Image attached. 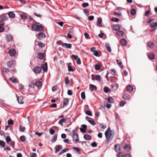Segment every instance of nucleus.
<instances>
[{
    "instance_id": "obj_1",
    "label": "nucleus",
    "mask_w": 157,
    "mask_h": 157,
    "mask_svg": "<svg viewBox=\"0 0 157 157\" xmlns=\"http://www.w3.org/2000/svg\"><path fill=\"white\" fill-rule=\"evenodd\" d=\"M32 28L33 29L36 31H42L43 30V28L42 26L36 24H33L32 26Z\"/></svg>"
},
{
    "instance_id": "obj_2",
    "label": "nucleus",
    "mask_w": 157,
    "mask_h": 157,
    "mask_svg": "<svg viewBox=\"0 0 157 157\" xmlns=\"http://www.w3.org/2000/svg\"><path fill=\"white\" fill-rule=\"evenodd\" d=\"M109 136L108 135V138H106L107 139V143H108V141L110 139H111L113 138L114 136V133L113 131H111L109 132Z\"/></svg>"
},
{
    "instance_id": "obj_3",
    "label": "nucleus",
    "mask_w": 157,
    "mask_h": 157,
    "mask_svg": "<svg viewBox=\"0 0 157 157\" xmlns=\"http://www.w3.org/2000/svg\"><path fill=\"white\" fill-rule=\"evenodd\" d=\"M154 20V19H150L148 21V23L150 24V27L153 28L156 27L157 25V22H153L152 21Z\"/></svg>"
},
{
    "instance_id": "obj_4",
    "label": "nucleus",
    "mask_w": 157,
    "mask_h": 157,
    "mask_svg": "<svg viewBox=\"0 0 157 157\" xmlns=\"http://www.w3.org/2000/svg\"><path fill=\"white\" fill-rule=\"evenodd\" d=\"M45 36V34L42 32L39 33L37 36L38 38L40 40H41L44 38Z\"/></svg>"
},
{
    "instance_id": "obj_5",
    "label": "nucleus",
    "mask_w": 157,
    "mask_h": 157,
    "mask_svg": "<svg viewBox=\"0 0 157 157\" xmlns=\"http://www.w3.org/2000/svg\"><path fill=\"white\" fill-rule=\"evenodd\" d=\"M0 19L2 20L3 21H6L8 19V17L6 14H3L0 16Z\"/></svg>"
},
{
    "instance_id": "obj_6",
    "label": "nucleus",
    "mask_w": 157,
    "mask_h": 157,
    "mask_svg": "<svg viewBox=\"0 0 157 157\" xmlns=\"http://www.w3.org/2000/svg\"><path fill=\"white\" fill-rule=\"evenodd\" d=\"M115 149L117 152L120 151L121 150V145L119 144H116L115 145Z\"/></svg>"
},
{
    "instance_id": "obj_7",
    "label": "nucleus",
    "mask_w": 157,
    "mask_h": 157,
    "mask_svg": "<svg viewBox=\"0 0 157 157\" xmlns=\"http://www.w3.org/2000/svg\"><path fill=\"white\" fill-rule=\"evenodd\" d=\"M41 70V68L39 67H36L34 68V71L36 73L38 74L40 72Z\"/></svg>"
},
{
    "instance_id": "obj_8",
    "label": "nucleus",
    "mask_w": 157,
    "mask_h": 157,
    "mask_svg": "<svg viewBox=\"0 0 157 157\" xmlns=\"http://www.w3.org/2000/svg\"><path fill=\"white\" fill-rule=\"evenodd\" d=\"M72 136H73V141H78L79 140L78 136L77 134L76 133Z\"/></svg>"
},
{
    "instance_id": "obj_9",
    "label": "nucleus",
    "mask_w": 157,
    "mask_h": 157,
    "mask_svg": "<svg viewBox=\"0 0 157 157\" xmlns=\"http://www.w3.org/2000/svg\"><path fill=\"white\" fill-rule=\"evenodd\" d=\"M8 14L10 18H14L15 17V15L12 11H10L8 13Z\"/></svg>"
},
{
    "instance_id": "obj_10",
    "label": "nucleus",
    "mask_w": 157,
    "mask_h": 157,
    "mask_svg": "<svg viewBox=\"0 0 157 157\" xmlns=\"http://www.w3.org/2000/svg\"><path fill=\"white\" fill-rule=\"evenodd\" d=\"M9 53L11 56H13L16 53L15 50L13 49H11L9 51Z\"/></svg>"
},
{
    "instance_id": "obj_11",
    "label": "nucleus",
    "mask_w": 157,
    "mask_h": 157,
    "mask_svg": "<svg viewBox=\"0 0 157 157\" xmlns=\"http://www.w3.org/2000/svg\"><path fill=\"white\" fill-rule=\"evenodd\" d=\"M120 43L123 46H125L127 44L126 40L124 39H121L120 41Z\"/></svg>"
},
{
    "instance_id": "obj_12",
    "label": "nucleus",
    "mask_w": 157,
    "mask_h": 157,
    "mask_svg": "<svg viewBox=\"0 0 157 157\" xmlns=\"http://www.w3.org/2000/svg\"><path fill=\"white\" fill-rule=\"evenodd\" d=\"M23 98L22 96H20L17 98L18 102L20 104H23L24 102L23 101Z\"/></svg>"
},
{
    "instance_id": "obj_13",
    "label": "nucleus",
    "mask_w": 157,
    "mask_h": 157,
    "mask_svg": "<svg viewBox=\"0 0 157 157\" xmlns=\"http://www.w3.org/2000/svg\"><path fill=\"white\" fill-rule=\"evenodd\" d=\"M42 68L43 69L44 72H47L48 69V67L46 62L44 64H43L42 65Z\"/></svg>"
},
{
    "instance_id": "obj_14",
    "label": "nucleus",
    "mask_w": 157,
    "mask_h": 157,
    "mask_svg": "<svg viewBox=\"0 0 157 157\" xmlns=\"http://www.w3.org/2000/svg\"><path fill=\"white\" fill-rule=\"evenodd\" d=\"M127 90L128 92H131L133 89L132 86L131 85H129L127 86Z\"/></svg>"
},
{
    "instance_id": "obj_15",
    "label": "nucleus",
    "mask_w": 157,
    "mask_h": 157,
    "mask_svg": "<svg viewBox=\"0 0 157 157\" xmlns=\"http://www.w3.org/2000/svg\"><path fill=\"white\" fill-rule=\"evenodd\" d=\"M113 29L115 31H117L120 30L121 29V27L120 25H114L113 26Z\"/></svg>"
},
{
    "instance_id": "obj_16",
    "label": "nucleus",
    "mask_w": 157,
    "mask_h": 157,
    "mask_svg": "<svg viewBox=\"0 0 157 157\" xmlns=\"http://www.w3.org/2000/svg\"><path fill=\"white\" fill-rule=\"evenodd\" d=\"M116 34L117 36L120 37H122L124 35V32L121 30L117 31L116 33Z\"/></svg>"
},
{
    "instance_id": "obj_17",
    "label": "nucleus",
    "mask_w": 157,
    "mask_h": 157,
    "mask_svg": "<svg viewBox=\"0 0 157 157\" xmlns=\"http://www.w3.org/2000/svg\"><path fill=\"white\" fill-rule=\"evenodd\" d=\"M148 47L151 48H153L154 47V43L153 42H149L147 44Z\"/></svg>"
},
{
    "instance_id": "obj_18",
    "label": "nucleus",
    "mask_w": 157,
    "mask_h": 157,
    "mask_svg": "<svg viewBox=\"0 0 157 157\" xmlns=\"http://www.w3.org/2000/svg\"><path fill=\"white\" fill-rule=\"evenodd\" d=\"M84 138L86 140H90L91 139L92 137L90 135L87 134L84 136Z\"/></svg>"
},
{
    "instance_id": "obj_19",
    "label": "nucleus",
    "mask_w": 157,
    "mask_h": 157,
    "mask_svg": "<svg viewBox=\"0 0 157 157\" xmlns=\"http://www.w3.org/2000/svg\"><path fill=\"white\" fill-rule=\"evenodd\" d=\"M6 39L7 41L9 42L12 40L13 37L11 35H7L6 36Z\"/></svg>"
},
{
    "instance_id": "obj_20",
    "label": "nucleus",
    "mask_w": 157,
    "mask_h": 157,
    "mask_svg": "<svg viewBox=\"0 0 157 157\" xmlns=\"http://www.w3.org/2000/svg\"><path fill=\"white\" fill-rule=\"evenodd\" d=\"M105 45L107 50L109 52H110L111 51V49L109 44L108 43H105Z\"/></svg>"
},
{
    "instance_id": "obj_21",
    "label": "nucleus",
    "mask_w": 157,
    "mask_h": 157,
    "mask_svg": "<svg viewBox=\"0 0 157 157\" xmlns=\"http://www.w3.org/2000/svg\"><path fill=\"white\" fill-rule=\"evenodd\" d=\"M102 20L101 18H99L97 20L98 25L97 26L99 27H101L102 25L101 23Z\"/></svg>"
},
{
    "instance_id": "obj_22",
    "label": "nucleus",
    "mask_w": 157,
    "mask_h": 157,
    "mask_svg": "<svg viewBox=\"0 0 157 157\" xmlns=\"http://www.w3.org/2000/svg\"><path fill=\"white\" fill-rule=\"evenodd\" d=\"M66 121V118H63L60 120L58 122V124L61 125H63L62 124L65 122Z\"/></svg>"
},
{
    "instance_id": "obj_23",
    "label": "nucleus",
    "mask_w": 157,
    "mask_h": 157,
    "mask_svg": "<svg viewBox=\"0 0 157 157\" xmlns=\"http://www.w3.org/2000/svg\"><path fill=\"white\" fill-rule=\"evenodd\" d=\"M90 89L91 91H93L94 90H96L97 89L96 87L94 85L92 84H90Z\"/></svg>"
},
{
    "instance_id": "obj_24",
    "label": "nucleus",
    "mask_w": 157,
    "mask_h": 157,
    "mask_svg": "<svg viewBox=\"0 0 157 157\" xmlns=\"http://www.w3.org/2000/svg\"><path fill=\"white\" fill-rule=\"evenodd\" d=\"M69 99L68 98H65L63 101V106L67 105L68 103Z\"/></svg>"
},
{
    "instance_id": "obj_25",
    "label": "nucleus",
    "mask_w": 157,
    "mask_h": 157,
    "mask_svg": "<svg viewBox=\"0 0 157 157\" xmlns=\"http://www.w3.org/2000/svg\"><path fill=\"white\" fill-rule=\"evenodd\" d=\"M10 79L11 80V81L13 83H17L18 81L17 79L16 78H14V76L13 77L10 78Z\"/></svg>"
},
{
    "instance_id": "obj_26",
    "label": "nucleus",
    "mask_w": 157,
    "mask_h": 157,
    "mask_svg": "<svg viewBox=\"0 0 157 157\" xmlns=\"http://www.w3.org/2000/svg\"><path fill=\"white\" fill-rule=\"evenodd\" d=\"M62 146L61 145H58L55 147L56 151V152H58L59 151L62 149Z\"/></svg>"
},
{
    "instance_id": "obj_27",
    "label": "nucleus",
    "mask_w": 157,
    "mask_h": 157,
    "mask_svg": "<svg viewBox=\"0 0 157 157\" xmlns=\"http://www.w3.org/2000/svg\"><path fill=\"white\" fill-rule=\"evenodd\" d=\"M44 55L43 53H40L38 54L37 57L40 59H44Z\"/></svg>"
},
{
    "instance_id": "obj_28",
    "label": "nucleus",
    "mask_w": 157,
    "mask_h": 157,
    "mask_svg": "<svg viewBox=\"0 0 157 157\" xmlns=\"http://www.w3.org/2000/svg\"><path fill=\"white\" fill-rule=\"evenodd\" d=\"M63 45H65L66 48H71V44H70L63 43V44L62 46H63Z\"/></svg>"
},
{
    "instance_id": "obj_29",
    "label": "nucleus",
    "mask_w": 157,
    "mask_h": 157,
    "mask_svg": "<svg viewBox=\"0 0 157 157\" xmlns=\"http://www.w3.org/2000/svg\"><path fill=\"white\" fill-rule=\"evenodd\" d=\"M124 148L125 149L126 151H128L130 150L131 147L129 145L126 144L124 147Z\"/></svg>"
},
{
    "instance_id": "obj_30",
    "label": "nucleus",
    "mask_w": 157,
    "mask_h": 157,
    "mask_svg": "<svg viewBox=\"0 0 157 157\" xmlns=\"http://www.w3.org/2000/svg\"><path fill=\"white\" fill-rule=\"evenodd\" d=\"M20 16L21 18L23 20H25L27 18V16L25 13H23L20 14Z\"/></svg>"
},
{
    "instance_id": "obj_31",
    "label": "nucleus",
    "mask_w": 157,
    "mask_h": 157,
    "mask_svg": "<svg viewBox=\"0 0 157 157\" xmlns=\"http://www.w3.org/2000/svg\"><path fill=\"white\" fill-rule=\"evenodd\" d=\"M111 131H112L110 128H107V130L105 131V135L106 138H108V134L109 133V132Z\"/></svg>"
},
{
    "instance_id": "obj_32",
    "label": "nucleus",
    "mask_w": 157,
    "mask_h": 157,
    "mask_svg": "<svg viewBox=\"0 0 157 157\" xmlns=\"http://www.w3.org/2000/svg\"><path fill=\"white\" fill-rule=\"evenodd\" d=\"M148 57L151 59H153L155 58V55L152 53H149L148 55Z\"/></svg>"
},
{
    "instance_id": "obj_33",
    "label": "nucleus",
    "mask_w": 157,
    "mask_h": 157,
    "mask_svg": "<svg viewBox=\"0 0 157 157\" xmlns=\"http://www.w3.org/2000/svg\"><path fill=\"white\" fill-rule=\"evenodd\" d=\"M35 85L37 87H39L42 86V83L40 81H37L35 82Z\"/></svg>"
},
{
    "instance_id": "obj_34",
    "label": "nucleus",
    "mask_w": 157,
    "mask_h": 157,
    "mask_svg": "<svg viewBox=\"0 0 157 157\" xmlns=\"http://www.w3.org/2000/svg\"><path fill=\"white\" fill-rule=\"evenodd\" d=\"M58 136V134H55L53 137V138L51 140V141L53 143L55 142Z\"/></svg>"
},
{
    "instance_id": "obj_35",
    "label": "nucleus",
    "mask_w": 157,
    "mask_h": 157,
    "mask_svg": "<svg viewBox=\"0 0 157 157\" xmlns=\"http://www.w3.org/2000/svg\"><path fill=\"white\" fill-rule=\"evenodd\" d=\"M104 92L105 93H108L109 92H110V90L108 87L105 86L103 89Z\"/></svg>"
},
{
    "instance_id": "obj_36",
    "label": "nucleus",
    "mask_w": 157,
    "mask_h": 157,
    "mask_svg": "<svg viewBox=\"0 0 157 157\" xmlns=\"http://www.w3.org/2000/svg\"><path fill=\"white\" fill-rule=\"evenodd\" d=\"M117 62L118 65L122 69L123 68V65L121 62L119 60H117Z\"/></svg>"
},
{
    "instance_id": "obj_37",
    "label": "nucleus",
    "mask_w": 157,
    "mask_h": 157,
    "mask_svg": "<svg viewBox=\"0 0 157 157\" xmlns=\"http://www.w3.org/2000/svg\"><path fill=\"white\" fill-rule=\"evenodd\" d=\"M7 66L10 67H12L13 66V62L12 61H10L7 63Z\"/></svg>"
},
{
    "instance_id": "obj_38",
    "label": "nucleus",
    "mask_w": 157,
    "mask_h": 157,
    "mask_svg": "<svg viewBox=\"0 0 157 157\" xmlns=\"http://www.w3.org/2000/svg\"><path fill=\"white\" fill-rule=\"evenodd\" d=\"M68 150H69V149L68 148H65V149L62 150L60 151V152L59 153V155H60L61 154H63V153H64V152H66L68 151Z\"/></svg>"
},
{
    "instance_id": "obj_39",
    "label": "nucleus",
    "mask_w": 157,
    "mask_h": 157,
    "mask_svg": "<svg viewBox=\"0 0 157 157\" xmlns=\"http://www.w3.org/2000/svg\"><path fill=\"white\" fill-rule=\"evenodd\" d=\"M107 102L110 103H112L114 101L113 99L112 98H109L107 99Z\"/></svg>"
},
{
    "instance_id": "obj_40",
    "label": "nucleus",
    "mask_w": 157,
    "mask_h": 157,
    "mask_svg": "<svg viewBox=\"0 0 157 157\" xmlns=\"http://www.w3.org/2000/svg\"><path fill=\"white\" fill-rule=\"evenodd\" d=\"M19 128L20 131H21V132H24L25 129V127L21 125H20L19 126Z\"/></svg>"
},
{
    "instance_id": "obj_41",
    "label": "nucleus",
    "mask_w": 157,
    "mask_h": 157,
    "mask_svg": "<svg viewBox=\"0 0 157 157\" xmlns=\"http://www.w3.org/2000/svg\"><path fill=\"white\" fill-rule=\"evenodd\" d=\"M111 20L112 21L117 22L119 21V19L117 18L113 17L111 18Z\"/></svg>"
},
{
    "instance_id": "obj_42",
    "label": "nucleus",
    "mask_w": 157,
    "mask_h": 157,
    "mask_svg": "<svg viewBox=\"0 0 157 157\" xmlns=\"http://www.w3.org/2000/svg\"><path fill=\"white\" fill-rule=\"evenodd\" d=\"M126 103L125 101H121L120 103V105L121 107L123 106Z\"/></svg>"
},
{
    "instance_id": "obj_43",
    "label": "nucleus",
    "mask_w": 157,
    "mask_h": 157,
    "mask_svg": "<svg viewBox=\"0 0 157 157\" xmlns=\"http://www.w3.org/2000/svg\"><path fill=\"white\" fill-rule=\"evenodd\" d=\"M5 145V143L2 140H0V146H2V147H4Z\"/></svg>"
},
{
    "instance_id": "obj_44",
    "label": "nucleus",
    "mask_w": 157,
    "mask_h": 157,
    "mask_svg": "<svg viewBox=\"0 0 157 157\" xmlns=\"http://www.w3.org/2000/svg\"><path fill=\"white\" fill-rule=\"evenodd\" d=\"M87 121L89 123L93 125H94L96 124V123L94 121L92 120H87Z\"/></svg>"
},
{
    "instance_id": "obj_45",
    "label": "nucleus",
    "mask_w": 157,
    "mask_h": 157,
    "mask_svg": "<svg viewBox=\"0 0 157 157\" xmlns=\"http://www.w3.org/2000/svg\"><path fill=\"white\" fill-rule=\"evenodd\" d=\"M130 13L132 15H134L136 14V10L135 9H132L130 12Z\"/></svg>"
},
{
    "instance_id": "obj_46",
    "label": "nucleus",
    "mask_w": 157,
    "mask_h": 157,
    "mask_svg": "<svg viewBox=\"0 0 157 157\" xmlns=\"http://www.w3.org/2000/svg\"><path fill=\"white\" fill-rule=\"evenodd\" d=\"M20 139L22 142H24L25 140V137L24 136H22L20 137Z\"/></svg>"
},
{
    "instance_id": "obj_47",
    "label": "nucleus",
    "mask_w": 157,
    "mask_h": 157,
    "mask_svg": "<svg viewBox=\"0 0 157 157\" xmlns=\"http://www.w3.org/2000/svg\"><path fill=\"white\" fill-rule=\"evenodd\" d=\"M101 79V76L99 75H95V79L96 80L99 81Z\"/></svg>"
},
{
    "instance_id": "obj_48",
    "label": "nucleus",
    "mask_w": 157,
    "mask_h": 157,
    "mask_svg": "<svg viewBox=\"0 0 157 157\" xmlns=\"http://www.w3.org/2000/svg\"><path fill=\"white\" fill-rule=\"evenodd\" d=\"M38 45L39 46V47H41V48H43L44 47V44L41 42H39L38 43Z\"/></svg>"
},
{
    "instance_id": "obj_49",
    "label": "nucleus",
    "mask_w": 157,
    "mask_h": 157,
    "mask_svg": "<svg viewBox=\"0 0 157 157\" xmlns=\"http://www.w3.org/2000/svg\"><path fill=\"white\" fill-rule=\"evenodd\" d=\"M100 66L99 64H96L95 66V69L96 70H98L100 69Z\"/></svg>"
},
{
    "instance_id": "obj_50",
    "label": "nucleus",
    "mask_w": 157,
    "mask_h": 157,
    "mask_svg": "<svg viewBox=\"0 0 157 157\" xmlns=\"http://www.w3.org/2000/svg\"><path fill=\"white\" fill-rule=\"evenodd\" d=\"M81 96L82 99H85V94L84 92H82L81 93Z\"/></svg>"
},
{
    "instance_id": "obj_51",
    "label": "nucleus",
    "mask_w": 157,
    "mask_h": 157,
    "mask_svg": "<svg viewBox=\"0 0 157 157\" xmlns=\"http://www.w3.org/2000/svg\"><path fill=\"white\" fill-rule=\"evenodd\" d=\"M83 11L86 16H88V15L89 12L88 10L87 9H85L83 10Z\"/></svg>"
},
{
    "instance_id": "obj_52",
    "label": "nucleus",
    "mask_w": 157,
    "mask_h": 157,
    "mask_svg": "<svg viewBox=\"0 0 157 157\" xmlns=\"http://www.w3.org/2000/svg\"><path fill=\"white\" fill-rule=\"evenodd\" d=\"M49 132L50 134L51 135L53 134L55 132V130L54 129H53L52 128H51L49 129Z\"/></svg>"
},
{
    "instance_id": "obj_53",
    "label": "nucleus",
    "mask_w": 157,
    "mask_h": 157,
    "mask_svg": "<svg viewBox=\"0 0 157 157\" xmlns=\"http://www.w3.org/2000/svg\"><path fill=\"white\" fill-rule=\"evenodd\" d=\"M117 157H124L123 153L121 152H119L117 155Z\"/></svg>"
},
{
    "instance_id": "obj_54",
    "label": "nucleus",
    "mask_w": 157,
    "mask_h": 157,
    "mask_svg": "<svg viewBox=\"0 0 157 157\" xmlns=\"http://www.w3.org/2000/svg\"><path fill=\"white\" fill-rule=\"evenodd\" d=\"M89 4L88 3H83L82 5V6L84 8H85L89 6Z\"/></svg>"
},
{
    "instance_id": "obj_55",
    "label": "nucleus",
    "mask_w": 157,
    "mask_h": 157,
    "mask_svg": "<svg viewBox=\"0 0 157 157\" xmlns=\"http://www.w3.org/2000/svg\"><path fill=\"white\" fill-rule=\"evenodd\" d=\"M11 139L10 136H8L6 138V141L8 143L11 140Z\"/></svg>"
},
{
    "instance_id": "obj_56",
    "label": "nucleus",
    "mask_w": 157,
    "mask_h": 157,
    "mask_svg": "<svg viewBox=\"0 0 157 157\" xmlns=\"http://www.w3.org/2000/svg\"><path fill=\"white\" fill-rule=\"evenodd\" d=\"M13 121L12 120L10 119L8 121V124L9 125H11L13 124Z\"/></svg>"
},
{
    "instance_id": "obj_57",
    "label": "nucleus",
    "mask_w": 157,
    "mask_h": 157,
    "mask_svg": "<svg viewBox=\"0 0 157 157\" xmlns=\"http://www.w3.org/2000/svg\"><path fill=\"white\" fill-rule=\"evenodd\" d=\"M78 57L77 55H71V58L72 59H74L75 60H77L78 59Z\"/></svg>"
},
{
    "instance_id": "obj_58",
    "label": "nucleus",
    "mask_w": 157,
    "mask_h": 157,
    "mask_svg": "<svg viewBox=\"0 0 157 157\" xmlns=\"http://www.w3.org/2000/svg\"><path fill=\"white\" fill-rule=\"evenodd\" d=\"M68 70L69 71H73L74 70L73 68L70 65L68 66Z\"/></svg>"
},
{
    "instance_id": "obj_59",
    "label": "nucleus",
    "mask_w": 157,
    "mask_h": 157,
    "mask_svg": "<svg viewBox=\"0 0 157 157\" xmlns=\"http://www.w3.org/2000/svg\"><path fill=\"white\" fill-rule=\"evenodd\" d=\"M31 157H36V154L35 153H31L30 154Z\"/></svg>"
},
{
    "instance_id": "obj_60",
    "label": "nucleus",
    "mask_w": 157,
    "mask_h": 157,
    "mask_svg": "<svg viewBox=\"0 0 157 157\" xmlns=\"http://www.w3.org/2000/svg\"><path fill=\"white\" fill-rule=\"evenodd\" d=\"M129 95L127 94L124 95L123 96V98L127 100L129 99Z\"/></svg>"
},
{
    "instance_id": "obj_61",
    "label": "nucleus",
    "mask_w": 157,
    "mask_h": 157,
    "mask_svg": "<svg viewBox=\"0 0 157 157\" xmlns=\"http://www.w3.org/2000/svg\"><path fill=\"white\" fill-rule=\"evenodd\" d=\"M91 145L93 147H95L97 146V144L95 142L91 144Z\"/></svg>"
},
{
    "instance_id": "obj_62",
    "label": "nucleus",
    "mask_w": 157,
    "mask_h": 157,
    "mask_svg": "<svg viewBox=\"0 0 157 157\" xmlns=\"http://www.w3.org/2000/svg\"><path fill=\"white\" fill-rule=\"evenodd\" d=\"M65 83L66 85L68 84L69 82V80L67 77H66L65 79Z\"/></svg>"
},
{
    "instance_id": "obj_63",
    "label": "nucleus",
    "mask_w": 157,
    "mask_h": 157,
    "mask_svg": "<svg viewBox=\"0 0 157 157\" xmlns=\"http://www.w3.org/2000/svg\"><path fill=\"white\" fill-rule=\"evenodd\" d=\"M85 113L88 116H91L92 115L91 113L89 111H86Z\"/></svg>"
},
{
    "instance_id": "obj_64",
    "label": "nucleus",
    "mask_w": 157,
    "mask_h": 157,
    "mask_svg": "<svg viewBox=\"0 0 157 157\" xmlns=\"http://www.w3.org/2000/svg\"><path fill=\"white\" fill-rule=\"evenodd\" d=\"M57 89V87L56 86H54L52 87V90L53 92L56 91Z\"/></svg>"
}]
</instances>
